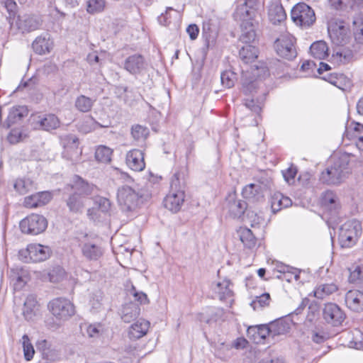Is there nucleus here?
<instances>
[{
	"instance_id": "nucleus-1",
	"label": "nucleus",
	"mask_w": 363,
	"mask_h": 363,
	"mask_svg": "<svg viewBox=\"0 0 363 363\" xmlns=\"http://www.w3.org/2000/svg\"><path fill=\"white\" fill-rule=\"evenodd\" d=\"M261 5L258 0H245L238 2L233 18L240 23L242 43L253 42L256 37L255 28L261 14Z\"/></svg>"
},
{
	"instance_id": "nucleus-2",
	"label": "nucleus",
	"mask_w": 363,
	"mask_h": 363,
	"mask_svg": "<svg viewBox=\"0 0 363 363\" xmlns=\"http://www.w3.org/2000/svg\"><path fill=\"white\" fill-rule=\"evenodd\" d=\"M250 75L248 69L242 71V91L246 95L252 94L251 99H245V106L249 110L258 113L262 108V105L265 99L264 91H261L260 94L257 96L255 94H259V89L262 85V79L269 75V70L267 67L261 65L259 67L256 66L255 68L251 67Z\"/></svg>"
},
{
	"instance_id": "nucleus-3",
	"label": "nucleus",
	"mask_w": 363,
	"mask_h": 363,
	"mask_svg": "<svg viewBox=\"0 0 363 363\" xmlns=\"http://www.w3.org/2000/svg\"><path fill=\"white\" fill-rule=\"evenodd\" d=\"M152 187L150 182H147L143 188L138 190L129 185H122L117 191L118 203L123 211H135L151 199Z\"/></svg>"
},
{
	"instance_id": "nucleus-4",
	"label": "nucleus",
	"mask_w": 363,
	"mask_h": 363,
	"mask_svg": "<svg viewBox=\"0 0 363 363\" xmlns=\"http://www.w3.org/2000/svg\"><path fill=\"white\" fill-rule=\"evenodd\" d=\"M350 155L344 153L340 155H334L329 161L325 171L323 172L320 180L327 184H339L350 174Z\"/></svg>"
},
{
	"instance_id": "nucleus-5",
	"label": "nucleus",
	"mask_w": 363,
	"mask_h": 363,
	"mask_svg": "<svg viewBox=\"0 0 363 363\" xmlns=\"http://www.w3.org/2000/svg\"><path fill=\"white\" fill-rule=\"evenodd\" d=\"M184 177L181 172L174 174L171 181V190L164 199V206L172 212L179 211L184 201Z\"/></svg>"
},
{
	"instance_id": "nucleus-6",
	"label": "nucleus",
	"mask_w": 363,
	"mask_h": 363,
	"mask_svg": "<svg viewBox=\"0 0 363 363\" xmlns=\"http://www.w3.org/2000/svg\"><path fill=\"white\" fill-rule=\"evenodd\" d=\"M49 311L59 321L58 323L50 325L51 328H57L61 322L69 319L75 313L74 304L68 299L64 298H56L51 300L48 305Z\"/></svg>"
},
{
	"instance_id": "nucleus-7",
	"label": "nucleus",
	"mask_w": 363,
	"mask_h": 363,
	"mask_svg": "<svg viewBox=\"0 0 363 363\" xmlns=\"http://www.w3.org/2000/svg\"><path fill=\"white\" fill-rule=\"evenodd\" d=\"M362 233L361 223L355 219L345 223L339 230L338 239L341 247H351L357 241Z\"/></svg>"
},
{
	"instance_id": "nucleus-8",
	"label": "nucleus",
	"mask_w": 363,
	"mask_h": 363,
	"mask_svg": "<svg viewBox=\"0 0 363 363\" xmlns=\"http://www.w3.org/2000/svg\"><path fill=\"white\" fill-rule=\"evenodd\" d=\"M293 22L302 28H308L315 22L314 11L305 3H298L291 9Z\"/></svg>"
},
{
	"instance_id": "nucleus-9",
	"label": "nucleus",
	"mask_w": 363,
	"mask_h": 363,
	"mask_svg": "<svg viewBox=\"0 0 363 363\" xmlns=\"http://www.w3.org/2000/svg\"><path fill=\"white\" fill-rule=\"evenodd\" d=\"M48 226L46 218L38 214L33 213L20 222L22 233L30 235H38L45 230Z\"/></svg>"
},
{
	"instance_id": "nucleus-10",
	"label": "nucleus",
	"mask_w": 363,
	"mask_h": 363,
	"mask_svg": "<svg viewBox=\"0 0 363 363\" xmlns=\"http://www.w3.org/2000/svg\"><path fill=\"white\" fill-rule=\"evenodd\" d=\"M328 31L331 40L336 45L347 43L351 37L349 27L342 21L331 20L329 21Z\"/></svg>"
},
{
	"instance_id": "nucleus-11",
	"label": "nucleus",
	"mask_w": 363,
	"mask_h": 363,
	"mask_svg": "<svg viewBox=\"0 0 363 363\" xmlns=\"http://www.w3.org/2000/svg\"><path fill=\"white\" fill-rule=\"evenodd\" d=\"M295 38L289 33H284L274 43V48L279 56L286 60H292L296 56L294 46Z\"/></svg>"
},
{
	"instance_id": "nucleus-12",
	"label": "nucleus",
	"mask_w": 363,
	"mask_h": 363,
	"mask_svg": "<svg viewBox=\"0 0 363 363\" xmlns=\"http://www.w3.org/2000/svg\"><path fill=\"white\" fill-rule=\"evenodd\" d=\"M214 294V297L218 298L220 301L230 307L234 302V292L233 284L228 279H223L211 286Z\"/></svg>"
},
{
	"instance_id": "nucleus-13",
	"label": "nucleus",
	"mask_w": 363,
	"mask_h": 363,
	"mask_svg": "<svg viewBox=\"0 0 363 363\" xmlns=\"http://www.w3.org/2000/svg\"><path fill=\"white\" fill-rule=\"evenodd\" d=\"M61 143L64 147L62 155L72 162H77L79 159L81 150L79 149V139L74 135H66L61 138Z\"/></svg>"
},
{
	"instance_id": "nucleus-14",
	"label": "nucleus",
	"mask_w": 363,
	"mask_h": 363,
	"mask_svg": "<svg viewBox=\"0 0 363 363\" xmlns=\"http://www.w3.org/2000/svg\"><path fill=\"white\" fill-rule=\"evenodd\" d=\"M324 320L333 326H339L345 320L346 315L341 308L335 303H327L323 310Z\"/></svg>"
},
{
	"instance_id": "nucleus-15",
	"label": "nucleus",
	"mask_w": 363,
	"mask_h": 363,
	"mask_svg": "<svg viewBox=\"0 0 363 363\" xmlns=\"http://www.w3.org/2000/svg\"><path fill=\"white\" fill-rule=\"evenodd\" d=\"M35 127L46 131L58 128L60 121L55 114H43L35 116L33 119Z\"/></svg>"
},
{
	"instance_id": "nucleus-16",
	"label": "nucleus",
	"mask_w": 363,
	"mask_h": 363,
	"mask_svg": "<svg viewBox=\"0 0 363 363\" xmlns=\"http://www.w3.org/2000/svg\"><path fill=\"white\" fill-rule=\"evenodd\" d=\"M147 67V63L143 55L135 54L127 57L124 62V69L131 74H139Z\"/></svg>"
},
{
	"instance_id": "nucleus-17",
	"label": "nucleus",
	"mask_w": 363,
	"mask_h": 363,
	"mask_svg": "<svg viewBox=\"0 0 363 363\" xmlns=\"http://www.w3.org/2000/svg\"><path fill=\"white\" fill-rule=\"evenodd\" d=\"M52 198V194L50 191L38 192L25 197L23 206L29 208L41 207L48 203Z\"/></svg>"
},
{
	"instance_id": "nucleus-18",
	"label": "nucleus",
	"mask_w": 363,
	"mask_h": 363,
	"mask_svg": "<svg viewBox=\"0 0 363 363\" xmlns=\"http://www.w3.org/2000/svg\"><path fill=\"white\" fill-rule=\"evenodd\" d=\"M225 206L234 217L240 216L246 209L245 202L237 199L235 191L228 193L225 199Z\"/></svg>"
},
{
	"instance_id": "nucleus-19",
	"label": "nucleus",
	"mask_w": 363,
	"mask_h": 363,
	"mask_svg": "<svg viewBox=\"0 0 363 363\" xmlns=\"http://www.w3.org/2000/svg\"><path fill=\"white\" fill-rule=\"evenodd\" d=\"M80 248L82 256L89 261H96L99 259L104 254L101 246L90 241L82 242Z\"/></svg>"
},
{
	"instance_id": "nucleus-20",
	"label": "nucleus",
	"mask_w": 363,
	"mask_h": 363,
	"mask_svg": "<svg viewBox=\"0 0 363 363\" xmlns=\"http://www.w3.org/2000/svg\"><path fill=\"white\" fill-rule=\"evenodd\" d=\"M16 26L23 33L30 32L39 28L41 21L37 16L24 14L18 17Z\"/></svg>"
},
{
	"instance_id": "nucleus-21",
	"label": "nucleus",
	"mask_w": 363,
	"mask_h": 363,
	"mask_svg": "<svg viewBox=\"0 0 363 363\" xmlns=\"http://www.w3.org/2000/svg\"><path fill=\"white\" fill-rule=\"evenodd\" d=\"M126 164L133 170L140 172L144 169V153L142 150L133 149L126 155Z\"/></svg>"
},
{
	"instance_id": "nucleus-22",
	"label": "nucleus",
	"mask_w": 363,
	"mask_h": 363,
	"mask_svg": "<svg viewBox=\"0 0 363 363\" xmlns=\"http://www.w3.org/2000/svg\"><path fill=\"white\" fill-rule=\"evenodd\" d=\"M247 335L255 343L262 344L270 335V328L267 325L250 326L247 330Z\"/></svg>"
},
{
	"instance_id": "nucleus-23",
	"label": "nucleus",
	"mask_w": 363,
	"mask_h": 363,
	"mask_svg": "<svg viewBox=\"0 0 363 363\" xmlns=\"http://www.w3.org/2000/svg\"><path fill=\"white\" fill-rule=\"evenodd\" d=\"M345 304L352 311H362L363 292L358 290L349 291L345 295Z\"/></svg>"
},
{
	"instance_id": "nucleus-24",
	"label": "nucleus",
	"mask_w": 363,
	"mask_h": 363,
	"mask_svg": "<svg viewBox=\"0 0 363 363\" xmlns=\"http://www.w3.org/2000/svg\"><path fill=\"white\" fill-rule=\"evenodd\" d=\"M354 54L352 50L346 48H338L334 50L330 57V62L337 65H344L352 61Z\"/></svg>"
},
{
	"instance_id": "nucleus-25",
	"label": "nucleus",
	"mask_w": 363,
	"mask_h": 363,
	"mask_svg": "<svg viewBox=\"0 0 363 363\" xmlns=\"http://www.w3.org/2000/svg\"><path fill=\"white\" fill-rule=\"evenodd\" d=\"M243 198L250 202H257L264 197L263 188L260 184H250L245 186L242 190Z\"/></svg>"
},
{
	"instance_id": "nucleus-26",
	"label": "nucleus",
	"mask_w": 363,
	"mask_h": 363,
	"mask_svg": "<svg viewBox=\"0 0 363 363\" xmlns=\"http://www.w3.org/2000/svg\"><path fill=\"white\" fill-rule=\"evenodd\" d=\"M150 328V322L144 319H140L132 324L128 329V337L136 340L145 335Z\"/></svg>"
},
{
	"instance_id": "nucleus-27",
	"label": "nucleus",
	"mask_w": 363,
	"mask_h": 363,
	"mask_svg": "<svg viewBox=\"0 0 363 363\" xmlns=\"http://www.w3.org/2000/svg\"><path fill=\"white\" fill-rule=\"evenodd\" d=\"M272 211L275 213L282 208H288L291 206L292 201L288 196H284L280 192L273 193L269 199Z\"/></svg>"
},
{
	"instance_id": "nucleus-28",
	"label": "nucleus",
	"mask_w": 363,
	"mask_h": 363,
	"mask_svg": "<svg viewBox=\"0 0 363 363\" xmlns=\"http://www.w3.org/2000/svg\"><path fill=\"white\" fill-rule=\"evenodd\" d=\"M34 52L38 55H45L50 52L52 47V42L50 35L46 33L35 38L32 44Z\"/></svg>"
},
{
	"instance_id": "nucleus-29",
	"label": "nucleus",
	"mask_w": 363,
	"mask_h": 363,
	"mask_svg": "<svg viewBox=\"0 0 363 363\" xmlns=\"http://www.w3.org/2000/svg\"><path fill=\"white\" fill-rule=\"evenodd\" d=\"M31 262H40L46 260L51 254V250L48 246L38 243L30 244Z\"/></svg>"
},
{
	"instance_id": "nucleus-30",
	"label": "nucleus",
	"mask_w": 363,
	"mask_h": 363,
	"mask_svg": "<svg viewBox=\"0 0 363 363\" xmlns=\"http://www.w3.org/2000/svg\"><path fill=\"white\" fill-rule=\"evenodd\" d=\"M89 200L88 197L82 196L77 194H72L67 200V206L70 212L81 213Z\"/></svg>"
},
{
	"instance_id": "nucleus-31",
	"label": "nucleus",
	"mask_w": 363,
	"mask_h": 363,
	"mask_svg": "<svg viewBox=\"0 0 363 363\" xmlns=\"http://www.w3.org/2000/svg\"><path fill=\"white\" fill-rule=\"evenodd\" d=\"M72 188L74 191L73 194H77L78 195L87 197L93 192L94 186L84 181L80 177L76 175L74 177Z\"/></svg>"
},
{
	"instance_id": "nucleus-32",
	"label": "nucleus",
	"mask_w": 363,
	"mask_h": 363,
	"mask_svg": "<svg viewBox=\"0 0 363 363\" xmlns=\"http://www.w3.org/2000/svg\"><path fill=\"white\" fill-rule=\"evenodd\" d=\"M9 279L15 290L21 289L27 281L26 271L16 267L10 271Z\"/></svg>"
},
{
	"instance_id": "nucleus-33",
	"label": "nucleus",
	"mask_w": 363,
	"mask_h": 363,
	"mask_svg": "<svg viewBox=\"0 0 363 363\" xmlns=\"http://www.w3.org/2000/svg\"><path fill=\"white\" fill-rule=\"evenodd\" d=\"M140 313L138 304L133 302L125 303L121 309V318L125 323H130L136 319Z\"/></svg>"
},
{
	"instance_id": "nucleus-34",
	"label": "nucleus",
	"mask_w": 363,
	"mask_h": 363,
	"mask_svg": "<svg viewBox=\"0 0 363 363\" xmlns=\"http://www.w3.org/2000/svg\"><path fill=\"white\" fill-rule=\"evenodd\" d=\"M250 43H244L245 45L239 51L240 57L246 64L254 62L258 57V49Z\"/></svg>"
},
{
	"instance_id": "nucleus-35",
	"label": "nucleus",
	"mask_w": 363,
	"mask_h": 363,
	"mask_svg": "<svg viewBox=\"0 0 363 363\" xmlns=\"http://www.w3.org/2000/svg\"><path fill=\"white\" fill-rule=\"evenodd\" d=\"M38 310V302L34 295L30 294L27 296L24 301L23 315L26 320H33Z\"/></svg>"
},
{
	"instance_id": "nucleus-36",
	"label": "nucleus",
	"mask_w": 363,
	"mask_h": 363,
	"mask_svg": "<svg viewBox=\"0 0 363 363\" xmlns=\"http://www.w3.org/2000/svg\"><path fill=\"white\" fill-rule=\"evenodd\" d=\"M310 52L314 58L318 60H323L329 55L328 46L323 40L313 43L310 47Z\"/></svg>"
},
{
	"instance_id": "nucleus-37",
	"label": "nucleus",
	"mask_w": 363,
	"mask_h": 363,
	"mask_svg": "<svg viewBox=\"0 0 363 363\" xmlns=\"http://www.w3.org/2000/svg\"><path fill=\"white\" fill-rule=\"evenodd\" d=\"M95 101V99L82 94L76 98L74 107L81 113H88L92 109Z\"/></svg>"
},
{
	"instance_id": "nucleus-38",
	"label": "nucleus",
	"mask_w": 363,
	"mask_h": 363,
	"mask_svg": "<svg viewBox=\"0 0 363 363\" xmlns=\"http://www.w3.org/2000/svg\"><path fill=\"white\" fill-rule=\"evenodd\" d=\"M239 235L240 240L246 247L254 249L256 247L257 239L250 229L241 228L239 230Z\"/></svg>"
},
{
	"instance_id": "nucleus-39",
	"label": "nucleus",
	"mask_w": 363,
	"mask_h": 363,
	"mask_svg": "<svg viewBox=\"0 0 363 363\" xmlns=\"http://www.w3.org/2000/svg\"><path fill=\"white\" fill-rule=\"evenodd\" d=\"M337 290L335 284H324L316 286L313 291L314 296L317 298L323 299Z\"/></svg>"
},
{
	"instance_id": "nucleus-40",
	"label": "nucleus",
	"mask_w": 363,
	"mask_h": 363,
	"mask_svg": "<svg viewBox=\"0 0 363 363\" xmlns=\"http://www.w3.org/2000/svg\"><path fill=\"white\" fill-rule=\"evenodd\" d=\"M346 137L350 140H355L356 138L363 135V124L359 122L352 121L346 127Z\"/></svg>"
},
{
	"instance_id": "nucleus-41",
	"label": "nucleus",
	"mask_w": 363,
	"mask_h": 363,
	"mask_svg": "<svg viewBox=\"0 0 363 363\" xmlns=\"http://www.w3.org/2000/svg\"><path fill=\"white\" fill-rule=\"evenodd\" d=\"M270 328V335H278L288 333L290 330L289 323L284 320H278L268 325Z\"/></svg>"
},
{
	"instance_id": "nucleus-42",
	"label": "nucleus",
	"mask_w": 363,
	"mask_h": 363,
	"mask_svg": "<svg viewBox=\"0 0 363 363\" xmlns=\"http://www.w3.org/2000/svg\"><path fill=\"white\" fill-rule=\"evenodd\" d=\"M269 17L272 23L277 24L284 21L286 18V14L281 6H274L269 11Z\"/></svg>"
},
{
	"instance_id": "nucleus-43",
	"label": "nucleus",
	"mask_w": 363,
	"mask_h": 363,
	"mask_svg": "<svg viewBox=\"0 0 363 363\" xmlns=\"http://www.w3.org/2000/svg\"><path fill=\"white\" fill-rule=\"evenodd\" d=\"M33 187V182L30 179H17L13 184V188L20 194H26Z\"/></svg>"
},
{
	"instance_id": "nucleus-44",
	"label": "nucleus",
	"mask_w": 363,
	"mask_h": 363,
	"mask_svg": "<svg viewBox=\"0 0 363 363\" xmlns=\"http://www.w3.org/2000/svg\"><path fill=\"white\" fill-rule=\"evenodd\" d=\"M106 6L105 0H87L86 11L90 14L102 12Z\"/></svg>"
},
{
	"instance_id": "nucleus-45",
	"label": "nucleus",
	"mask_w": 363,
	"mask_h": 363,
	"mask_svg": "<svg viewBox=\"0 0 363 363\" xmlns=\"http://www.w3.org/2000/svg\"><path fill=\"white\" fill-rule=\"evenodd\" d=\"M270 295L268 293H264L260 296H257L251 302L250 306L254 310H260L266 306H268L270 303Z\"/></svg>"
},
{
	"instance_id": "nucleus-46",
	"label": "nucleus",
	"mask_w": 363,
	"mask_h": 363,
	"mask_svg": "<svg viewBox=\"0 0 363 363\" xmlns=\"http://www.w3.org/2000/svg\"><path fill=\"white\" fill-rule=\"evenodd\" d=\"M112 150L106 146H99L95 152L96 159L104 163L109 162L111 160Z\"/></svg>"
},
{
	"instance_id": "nucleus-47",
	"label": "nucleus",
	"mask_w": 363,
	"mask_h": 363,
	"mask_svg": "<svg viewBox=\"0 0 363 363\" xmlns=\"http://www.w3.org/2000/svg\"><path fill=\"white\" fill-rule=\"evenodd\" d=\"M221 84L226 88H231L237 80V74L232 70H225L220 74Z\"/></svg>"
},
{
	"instance_id": "nucleus-48",
	"label": "nucleus",
	"mask_w": 363,
	"mask_h": 363,
	"mask_svg": "<svg viewBox=\"0 0 363 363\" xmlns=\"http://www.w3.org/2000/svg\"><path fill=\"white\" fill-rule=\"evenodd\" d=\"M131 135L138 141H144L149 135L147 128L140 125H135L132 127Z\"/></svg>"
},
{
	"instance_id": "nucleus-49",
	"label": "nucleus",
	"mask_w": 363,
	"mask_h": 363,
	"mask_svg": "<svg viewBox=\"0 0 363 363\" xmlns=\"http://www.w3.org/2000/svg\"><path fill=\"white\" fill-rule=\"evenodd\" d=\"M349 281L353 284H360L363 281V267L357 265L350 269Z\"/></svg>"
},
{
	"instance_id": "nucleus-50",
	"label": "nucleus",
	"mask_w": 363,
	"mask_h": 363,
	"mask_svg": "<svg viewBox=\"0 0 363 363\" xmlns=\"http://www.w3.org/2000/svg\"><path fill=\"white\" fill-rule=\"evenodd\" d=\"M22 344L23 348L24 357L27 361H30L33 357L35 351L30 341V339L27 335H23Z\"/></svg>"
},
{
	"instance_id": "nucleus-51",
	"label": "nucleus",
	"mask_w": 363,
	"mask_h": 363,
	"mask_svg": "<svg viewBox=\"0 0 363 363\" xmlns=\"http://www.w3.org/2000/svg\"><path fill=\"white\" fill-rule=\"evenodd\" d=\"M94 204L98 207V210L104 214L109 213L111 207V201L102 196H97L94 199Z\"/></svg>"
},
{
	"instance_id": "nucleus-52",
	"label": "nucleus",
	"mask_w": 363,
	"mask_h": 363,
	"mask_svg": "<svg viewBox=\"0 0 363 363\" xmlns=\"http://www.w3.org/2000/svg\"><path fill=\"white\" fill-rule=\"evenodd\" d=\"M48 276L51 282L58 283L65 279L66 273L62 267H56L49 272Z\"/></svg>"
},
{
	"instance_id": "nucleus-53",
	"label": "nucleus",
	"mask_w": 363,
	"mask_h": 363,
	"mask_svg": "<svg viewBox=\"0 0 363 363\" xmlns=\"http://www.w3.org/2000/svg\"><path fill=\"white\" fill-rule=\"evenodd\" d=\"M301 272L300 269L291 267V269H289L287 272H285L283 275H278L277 277L288 282H291L293 280L297 281L299 280Z\"/></svg>"
},
{
	"instance_id": "nucleus-54",
	"label": "nucleus",
	"mask_w": 363,
	"mask_h": 363,
	"mask_svg": "<svg viewBox=\"0 0 363 363\" xmlns=\"http://www.w3.org/2000/svg\"><path fill=\"white\" fill-rule=\"evenodd\" d=\"M130 294L135 298V300L140 304L148 303L147 296L143 291H138L134 286L130 290Z\"/></svg>"
},
{
	"instance_id": "nucleus-55",
	"label": "nucleus",
	"mask_w": 363,
	"mask_h": 363,
	"mask_svg": "<svg viewBox=\"0 0 363 363\" xmlns=\"http://www.w3.org/2000/svg\"><path fill=\"white\" fill-rule=\"evenodd\" d=\"M204 59L201 60V63L194 64L193 66L192 75L194 84H196L199 82L202 77V67Z\"/></svg>"
},
{
	"instance_id": "nucleus-56",
	"label": "nucleus",
	"mask_w": 363,
	"mask_h": 363,
	"mask_svg": "<svg viewBox=\"0 0 363 363\" xmlns=\"http://www.w3.org/2000/svg\"><path fill=\"white\" fill-rule=\"evenodd\" d=\"M337 81L335 82V86L341 90H345L350 86V80L345 75L340 74V76H337Z\"/></svg>"
},
{
	"instance_id": "nucleus-57",
	"label": "nucleus",
	"mask_w": 363,
	"mask_h": 363,
	"mask_svg": "<svg viewBox=\"0 0 363 363\" xmlns=\"http://www.w3.org/2000/svg\"><path fill=\"white\" fill-rule=\"evenodd\" d=\"M23 140V133L19 129H13L8 135V140L11 144H16Z\"/></svg>"
},
{
	"instance_id": "nucleus-58",
	"label": "nucleus",
	"mask_w": 363,
	"mask_h": 363,
	"mask_svg": "<svg viewBox=\"0 0 363 363\" xmlns=\"http://www.w3.org/2000/svg\"><path fill=\"white\" fill-rule=\"evenodd\" d=\"M323 203L328 206L330 210H332V208L336 210V196L332 192L326 193L323 198Z\"/></svg>"
},
{
	"instance_id": "nucleus-59",
	"label": "nucleus",
	"mask_w": 363,
	"mask_h": 363,
	"mask_svg": "<svg viewBox=\"0 0 363 363\" xmlns=\"http://www.w3.org/2000/svg\"><path fill=\"white\" fill-rule=\"evenodd\" d=\"M102 330V325L100 324L89 325L86 328V333L90 337H99Z\"/></svg>"
},
{
	"instance_id": "nucleus-60",
	"label": "nucleus",
	"mask_w": 363,
	"mask_h": 363,
	"mask_svg": "<svg viewBox=\"0 0 363 363\" xmlns=\"http://www.w3.org/2000/svg\"><path fill=\"white\" fill-rule=\"evenodd\" d=\"M174 11L172 7H167L165 12L161 13L160 16H158L157 21L160 25L167 26L170 23V11Z\"/></svg>"
},
{
	"instance_id": "nucleus-61",
	"label": "nucleus",
	"mask_w": 363,
	"mask_h": 363,
	"mask_svg": "<svg viewBox=\"0 0 363 363\" xmlns=\"http://www.w3.org/2000/svg\"><path fill=\"white\" fill-rule=\"evenodd\" d=\"M18 257L21 260L25 262L31 261L30 244H29L26 248L19 250Z\"/></svg>"
},
{
	"instance_id": "nucleus-62",
	"label": "nucleus",
	"mask_w": 363,
	"mask_h": 363,
	"mask_svg": "<svg viewBox=\"0 0 363 363\" xmlns=\"http://www.w3.org/2000/svg\"><path fill=\"white\" fill-rule=\"evenodd\" d=\"M283 177L288 184H291L296 174V169L295 168L290 167L282 172Z\"/></svg>"
},
{
	"instance_id": "nucleus-63",
	"label": "nucleus",
	"mask_w": 363,
	"mask_h": 363,
	"mask_svg": "<svg viewBox=\"0 0 363 363\" xmlns=\"http://www.w3.org/2000/svg\"><path fill=\"white\" fill-rule=\"evenodd\" d=\"M315 66V63L311 61L304 62L301 66V70L305 72L306 74L304 77H308L311 75L314 67Z\"/></svg>"
},
{
	"instance_id": "nucleus-64",
	"label": "nucleus",
	"mask_w": 363,
	"mask_h": 363,
	"mask_svg": "<svg viewBox=\"0 0 363 363\" xmlns=\"http://www.w3.org/2000/svg\"><path fill=\"white\" fill-rule=\"evenodd\" d=\"M4 6L9 12L10 17L15 15L17 5L14 0H6L4 1Z\"/></svg>"
}]
</instances>
